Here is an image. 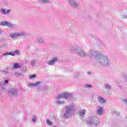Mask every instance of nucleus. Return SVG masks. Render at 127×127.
Segmentation results:
<instances>
[{
	"mask_svg": "<svg viewBox=\"0 0 127 127\" xmlns=\"http://www.w3.org/2000/svg\"><path fill=\"white\" fill-rule=\"evenodd\" d=\"M89 56L91 58L95 59L97 64L103 66V67H109L111 66V60L108 56L105 55L101 53H97L96 51L91 50L89 52Z\"/></svg>",
	"mask_w": 127,
	"mask_h": 127,
	"instance_id": "f257e3e1",
	"label": "nucleus"
},
{
	"mask_svg": "<svg viewBox=\"0 0 127 127\" xmlns=\"http://www.w3.org/2000/svg\"><path fill=\"white\" fill-rule=\"evenodd\" d=\"M74 94L73 93H69L68 92H64L61 93L56 97V101H55V104L56 105H62L65 103V101L64 100L59 101V100H61V99H64V100H67V101H71V100H74Z\"/></svg>",
	"mask_w": 127,
	"mask_h": 127,
	"instance_id": "f03ea898",
	"label": "nucleus"
},
{
	"mask_svg": "<svg viewBox=\"0 0 127 127\" xmlns=\"http://www.w3.org/2000/svg\"><path fill=\"white\" fill-rule=\"evenodd\" d=\"M70 52L71 53H74V52H76L77 54L81 58H85L88 56V54L86 53L85 51L82 50L81 48L78 47V46H75L73 48L70 49Z\"/></svg>",
	"mask_w": 127,
	"mask_h": 127,
	"instance_id": "7ed1b4c3",
	"label": "nucleus"
},
{
	"mask_svg": "<svg viewBox=\"0 0 127 127\" xmlns=\"http://www.w3.org/2000/svg\"><path fill=\"white\" fill-rule=\"evenodd\" d=\"M65 112L64 114V117L66 119H69L73 116V111L75 110L74 105L66 106L65 107Z\"/></svg>",
	"mask_w": 127,
	"mask_h": 127,
	"instance_id": "20e7f679",
	"label": "nucleus"
},
{
	"mask_svg": "<svg viewBox=\"0 0 127 127\" xmlns=\"http://www.w3.org/2000/svg\"><path fill=\"white\" fill-rule=\"evenodd\" d=\"M99 118L95 117H89L87 120V125H94L97 126L100 122Z\"/></svg>",
	"mask_w": 127,
	"mask_h": 127,
	"instance_id": "39448f33",
	"label": "nucleus"
},
{
	"mask_svg": "<svg viewBox=\"0 0 127 127\" xmlns=\"http://www.w3.org/2000/svg\"><path fill=\"white\" fill-rule=\"evenodd\" d=\"M24 35H25V33L23 32H14L9 34L10 37L13 39L17 38V37H20L21 36H24Z\"/></svg>",
	"mask_w": 127,
	"mask_h": 127,
	"instance_id": "423d86ee",
	"label": "nucleus"
},
{
	"mask_svg": "<svg viewBox=\"0 0 127 127\" xmlns=\"http://www.w3.org/2000/svg\"><path fill=\"white\" fill-rule=\"evenodd\" d=\"M8 95L9 97H17V90L14 88H11L8 91Z\"/></svg>",
	"mask_w": 127,
	"mask_h": 127,
	"instance_id": "0eeeda50",
	"label": "nucleus"
},
{
	"mask_svg": "<svg viewBox=\"0 0 127 127\" xmlns=\"http://www.w3.org/2000/svg\"><path fill=\"white\" fill-rule=\"evenodd\" d=\"M0 25L2 26H7L8 27H10L13 28L14 27V25L11 24V23L5 21H3L0 23Z\"/></svg>",
	"mask_w": 127,
	"mask_h": 127,
	"instance_id": "6e6552de",
	"label": "nucleus"
},
{
	"mask_svg": "<svg viewBox=\"0 0 127 127\" xmlns=\"http://www.w3.org/2000/svg\"><path fill=\"white\" fill-rule=\"evenodd\" d=\"M67 1L70 5V6H72V7H78L79 3L75 1V0H67Z\"/></svg>",
	"mask_w": 127,
	"mask_h": 127,
	"instance_id": "1a4fd4ad",
	"label": "nucleus"
},
{
	"mask_svg": "<svg viewBox=\"0 0 127 127\" xmlns=\"http://www.w3.org/2000/svg\"><path fill=\"white\" fill-rule=\"evenodd\" d=\"M96 109L97 115L99 116H103V115H104L105 110L103 107L99 106L96 107Z\"/></svg>",
	"mask_w": 127,
	"mask_h": 127,
	"instance_id": "9d476101",
	"label": "nucleus"
},
{
	"mask_svg": "<svg viewBox=\"0 0 127 127\" xmlns=\"http://www.w3.org/2000/svg\"><path fill=\"white\" fill-rule=\"evenodd\" d=\"M86 110L85 109H80L78 111V115L80 119L84 118V116H85L86 114Z\"/></svg>",
	"mask_w": 127,
	"mask_h": 127,
	"instance_id": "9b49d317",
	"label": "nucleus"
},
{
	"mask_svg": "<svg viewBox=\"0 0 127 127\" xmlns=\"http://www.w3.org/2000/svg\"><path fill=\"white\" fill-rule=\"evenodd\" d=\"M57 61H58V58H53L50 60L47 64V65H54V63H55V62H57Z\"/></svg>",
	"mask_w": 127,
	"mask_h": 127,
	"instance_id": "f8f14e48",
	"label": "nucleus"
},
{
	"mask_svg": "<svg viewBox=\"0 0 127 127\" xmlns=\"http://www.w3.org/2000/svg\"><path fill=\"white\" fill-rule=\"evenodd\" d=\"M0 11L1 12L2 14L6 15L9 14L11 10L10 9H8L7 11H6L5 9L1 8Z\"/></svg>",
	"mask_w": 127,
	"mask_h": 127,
	"instance_id": "ddd939ff",
	"label": "nucleus"
},
{
	"mask_svg": "<svg viewBox=\"0 0 127 127\" xmlns=\"http://www.w3.org/2000/svg\"><path fill=\"white\" fill-rule=\"evenodd\" d=\"M41 82L37 81L34 83H31V84H28L27 86L30 87V88H31L32 87H36V86H38V85H39V84H41Z\"/></svg>",
	"mask_w": 127,
	"mask_h": 127,
	"instance_id": "4468645a",
	"label": "nucleus"
},
{
	"mask_svg": "<svg viewBox=\"0 0 127 127\" xmlns=\"http://www.w3.org/2000/svg\"><path fill=\"white\" fill-rule=\"evenodd\" d=\"M97 100L100 104H105L106 103V100L101 96H99Z\"/></svg>",
	"mask_w": 127,
	"mask_h": 127,
	"instance_id": "2eb2a0df",
	"label": "nucleus"
},
{
	"mask_svg": "<svg viewBox=\"0 0 127 127\" xmlns=\"http://www.w3.org/2000/svg\"><path fill=\"white\" fill-rule=\"evenodd\" d=\"M38 43L39 44H45V41L42 38H39L37 41Z\"/></svg>",
	"mask_w": 127,
	"mask_h": 127,
	"instance_id": "dca6fc26",
	"label": "nucleus"
},
{
	"mask_svg": "<svg viewBox=\"0 0 127 127\" xmlns=\"http://www.w3.org/2000/svg\"><path fill=\"white\" fill-rule=\"evenodd\" d=\"M40 2H43V3H50L51 1L50 0H37Z\"/></svg>",
	"mask_w": 127,
	"mask_h": 127,
	"instance_id": "f3484780",
	"label": "nucleus"
},
{
	"mask_svg": "<svg viewBox=\"0 0 127 127\" xmlns=\"http://www.w3.org/2000/svg\"><path fill=\"white\" fill-rule=\"evenodd\" d=\"M104 87L105 89H106L107 90H112V86H111L108 83L105 84Z\"/></svg>",
	"mask_w": 127,
	"mask_h": 127,
	"instance_id": "a211bd4d",
	"label": "nucleus"
},
{
	"mask_svg": "<svg viewBox=\"0 0 127 127\" xmlns=\"http://www.w3.org/2000/svg\"><path fill=\"white\" fill-rule=\"evenodd\" d=\"M97 46H98V47H102V46H103V42H102V41H101L99 40L98 41H97Z\"/></svg>",
	"mask_w": 127,
	"mask_h": 127,
	"instance_id": "6ab92c4d",
	"label": "nucleus"
},
{
	"mask_svg": "<svg viewBox=\"0 0 127 127\" xmlns=\"http://www.w3.org/2000/svg\"><path fill=\"white\" fill-rule=\"evenodd\" d=\"M13 68L14 69H17L18 68H20V65L18 63H14Z\"/></svg>",
	"mask_w": 127,
	"mask_h": 127,
	"instance_id": "aec40b11",
	"label": "nucleus"
},
{
	"mask_svg": "<svg viewBox=\"0 0 127 127\" xmlns=\"http://www.w3.org/2000/svg\"><path fill=\"white\" fill-rule=\"evenodd\" d=\"M36 61L35 60H32L31 61L30 64L32 67H34L35 66V63Z\"/></svg>",
	"mask_w": 127,
	"mask_h": 127,
	"instance_id": "412c9836",
	"label": "nucleus"
},
{
	"mask_svg": "<svg viewBox=\"0 0 127 127\" xmlns=\"http://www.w3.org/2000/svg\"><path fill=\"white\" fill-rule=\"evenodd\" d=\"M47 125L49 126H52V122L50 120L47 119L46 120Z\"/></svg>",
	"mask_w": 127,
	"mask_h": 127,
	"instance_id": "4be33fe9",
	"label": "nucleus"
},
{
	"mask_svg": "<svg viewBox=\"0 0 127 127\" xmlns=\"http://www.w3.org/2000/svg\"><path fill=\"white\" fill-rule=\"evenodd\" d=\"M36 77V74H32L29 76V79H34Z\"/></svg>",
	"mask_w": 127,
	"mask_h": 127,
	"instance_id": "5701e85b",
	"label": "nucleus"
},
{
	"mask_svg": "<svg viewBox=\"0 0 127 127\" xmlns=\"http://www.w3.org/2000/svg\"><path fill=\"white\" fill-rule=\"evenodd\" d=\"M14 75L16 76V77H19V76H21V73L18 72H15Z\"/></svg>",
	"mask_w": 127,
	"mask_h": 127,
	"instance_id": "b1692460",
	"label": "nucleus"
},
{
	"mask_svg": "<svg viewBox=\"0 0 127 127\" xmlns=\"http://www.w3.org/2000/svg\"><path fill=\"white\" fill-rule=\"evenodd\" d=\"M79 76H80V73L78 72H76L74 74V78H79Z\"/></svg>",
	"mask_w": 127,
	"mask_h": 127,
	"instance_id": "393cba45",
	"label": "nucleus"
},
{
	"mask_svg": "<svg viewBox=\"0 0 127 127\" xmlns=\"http://www.w3.org/2000/svg\"><path fill=\"white\" fill-rule=\"evenodd\" d=\"M8 55H10L11 56H15L14 52H11L8 53Z\"/></svg>",
	"mask_w": 127,
	"mask_h": 127,
	"instance_id": "a878e982",
	"label": "nucleus"
},
{
	"mask_svg": "<svg viewBox=\"0 0 127 127\" xmlns=\"http://www.w3.org/2000/svg\"><path fill=\"white\" fill-rule=\"evenodd\" d=\"M15 53V55L16 54L17 55H19L20 52L19 50H15V51L14 52Z\"/></svg>",
	"mask_w": 127,
	"mask_h": 127,
	"instance_id": "bb28decb",
	"label": "nucleus"
},
{
	"mask_svg": "<svg viewBox=\"0 0 127 127\" xmlns=\"http://www.w3.org/2000/svg\"><path fill=\"white\" fill-rule=\"evenodd\" d=\"M32 121L34 122V123H35L36 122V116L35 115H34L32 118Z\"/></svg>",
	"mask_w": 127,
	"mask_h": 127,
	"instance_id": "cd10ccee",
	"label": "nucleus"
},
{
	"mask_svg": "<svg viewBox=\"0 0 127 127\" xmlns=\"http://www.w3.org/2000/svg\"><path fill=\"white\" fill-rule=\"evenodd\" d=\"M85 88H92V85L91 84H86Z\"/></svg>",
	"mask_w": 127,
	"mask_h": 127,
	"instance_id": "c85d7f7f",
	"label": "nucleus"
},
{
	"mask_svg": "<svg viewBox=\"0 0 127 127\" xmlns=\"http://www.w3.org/2000/svg\"><path fill=\"white\" fill-rule=\"evenodd\" d=\"M123 102L124 103V104H125V105H126V106H127V99H124L123 100Z\"/></svg>",
	"mask_w": 127,
	"mask_h": 127,
	"instance_id": "c756f323",
	"label": "nucleus"
},
{
	"mask_svg": "<svg viewBox=\"0 0 127 127\" xmlns=\"http://www.w3.org/2000/svg\"><path fill=\"white\" fill-rule=\"evenodd\" d=\"M8 55H9L8 53H5L3 54V56H4V57L8 56Z\"/></svg>",
	"mask_w": 127,
	"mask_h": 127,
	"instance_id": "7c9ffc66",
	"label": "nucleus"
},
{
	"mask_svg": "<svg viewBox=\"0 0 127 127\" xmlns=\"http://www.w3.org/2000/svg\"><path fill=\"white\" fill-rule=\"evenodd\" d=\"M7 83H8V80H5L3 84H7Z\"/></svg>",
	"mask_w": 127,
	"mask_h": 127,
	"instance_id": "2f4dec72",
	"label": "nucleus"
},
{
	"mask_svg": "<svg viewBox=\"0 0 127 127\" xmlns=\"http://www.w3.org/2000/svg\"><path fill=\"white\" fill-rule=\"evenodd\" d=\"M24 71H26V68H24Z\"/></svg>",
	"mask_w": 127,
	"mask_h": 127,
	"instance_id": "473e14b6",
	"label": "nucleus"
},
{
	"mask_svg": "<svg viewBox=\"0 0 127 127\" xmlns=\"http://www.w3.org/2000/svg\"><path fill=\"white\" fill-rule=\"evenodd\" d=\"M1 31L0 30V35L1 34Z\"/></svg>",
	"mask_w": 127,
	"mask_h": 127,
	"instance_id": "72a5a7b5",
	"label": "nucleus"
}]
</instances>
